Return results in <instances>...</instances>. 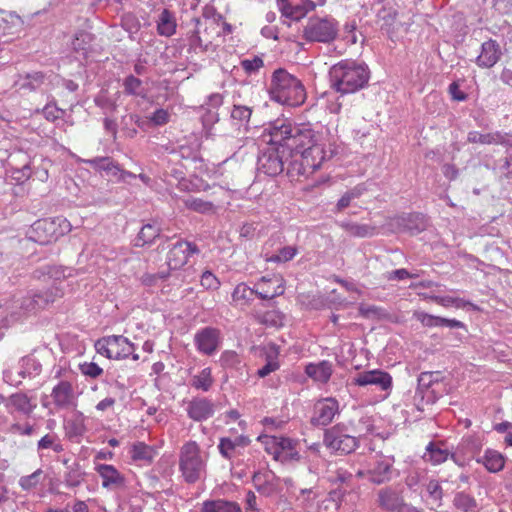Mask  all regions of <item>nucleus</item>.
Instances as JSON below:
<instances>
[{
  "mask_svg": "<svg viewBox=\"0 0 512 512\" xmlns=\"http://www.w3.org/2000/svg\"><path fill=\"white\" fill-rule=\"evenodd\" d=\"M271 146H280L283 153L289 157L301 154L309 148L318 138L316 132L308 125H296L287 119H277L266 128Z\"/></svg>",
  "mask_w": 512,
  "mask_h": 512,
  "instance_id": "1",
  "label": "nucleus"
},
{
  "mask_svg": "<svg viewBox=\"0 0 512 512\" xmlns=\"http://www.w3.org/2000/svg\"><path fill=\"white\" fill-rule=\"evenodd\" d=\"M370 70L365 63L342 60L329 70L330 86L342 95L355 93L367 86Z\"/></svg>",
  "mask_w": 512,
  "mask_h": 512,
  "instance_id": "2",
  "label": "nucleus"
},
{
  "mask_svg": "<svg viewBox=\"0 0 512 512\" xmlns=\"http://www.w3.org/2000/svg\"><path fill=\"white\" fill-rule=\"evenodd\" d=\"M268 93L271 100L291 107L302 105L306 99L302 82L284 68L273 71Z\"/></svg>",
  "mask_w": 512,
  "mask_h": 512,
  "instance_id": "3",
  "label": "nucleus"
},
{
  "mask_svg": "<svg viewBox=\"0 0 512 512\" xmlns=\"http://www.w3.org/2000/svg\"><path fill=\"white\" fill-rule=\"evenodd\" d=\"M417 382L414 404L419 411H423L425 405L434 404L450 391L447 378L441 371L422 372L418 376Z\"/></svg>",
  "mask_w": 512,
  "mask_h": 512,
  "instance_id": "4",
  "label": "nucleus"
},
{
  "mask_svg": "<svg viewBox=\"0 0 512 512\" xmlns=\"http://www.w3.org/2000/svg\"><path fill=\"white\" fill-rule=\"evenodd\" d=\"M282 281V278L274 275L272 277H261L254 288H250L245 283H240L234 288L232 299L234 302H243L244 304L252 301L254 295L263 300L274 299L281 296L285 291Z\"/></svg>",
  "mask_w": 512,
  "mask_h": 512,
  "instance_id": "5",
  "label": "nucleus"
},
{
  "mask_svg": "<svg viewBox=\"0 0 512 512\" xmlns=\"http://www.w3.org/2000/svg\"><path fill=\"white\" fill-rule=\"evenodd\" d=\"M70 231V223L63 218H46L34 222L28 231V238L41 245L57 241Z\"/></svg>",
  "mask_w": 512,
  "mask_h": 512,
  "instance_id": "6",
  "label": "nucleus"
},
{
  "mask_svg": "<svg viewBox=\"0 0 512 512\" xmlns=\"http://www.w3.org/2000/svg\"><path fill=\"white\" fill-rule=\"evenodd\" d=\"M359 438L348 432L345 424H336L324 432L323 444L333 453L346 455L359 447Z\"/></svg>",
  "mask_w": 512,
  "mask_h": 512,
  "instance_id": "7",
  "label": "nucleus"
},
{
  "mask_svg": "<svg viewBox=\"0 0 512 512\" xmlns=\"http://www.w3.org/2000/svg\"><path fill=\"white\" fill-rule=\"evenodd\" d=\"M333 151H326L318 139L300 154V160L295 159L290 163L292 169L299 175L308 176L318 170L322 163L332 158Z\"/></svg>",
  "mask_w": 512,
  "mask_h": 512,
  "instance_id": "8",
  "label": "nucleus"
},
{
  "mask_svg": "<svg viewBox=\"0 0 512 512\" xmlns=\"http://www.w3.org/2000/svg\"><path fill=\"white\" fill-rule=\"evenodd\" d=\"M338 35V22L330 17L309 18L303 28V38L308 42L331 43Z\"/></svg>",
  "mask_w": 512,
  "mask_h": 512,
  "instance_id": "9",
  "label": "nucleus"
},
{
  "mask_svg": "<svg viewBox=\"0 0 512 512\" xmlns=\"http://www.w3.org/2000/svg\"><path fill=\"white\" fill-rule=\"evenodd\" d=\"M180 470L186 482L195 483L204 470L200 448L195 441L185 443L180 451Z\"/></svg>",
  "mask_w": 512,
  "mask_h": 512,
  "instance_id": "10",
  "label": "nucleus"
},
{
  "mask_svg": "<svg viewBox=\"0 0 512 512\" xmlns=\"http://www.w3.org/2000/svg\"><path fill=\"white\" fill-rule=\"evenodd\" d=\"M377 506L386 512H417L416 508L405 503L401 492L391 486L377 491Z\"/></svg>",
  "mask_w": 512,
  "mask_h": 512,
  "instance_id": "11",
  "label": "nucleus"
},
{
  "mask_svg": "<svg viewBox=\"0 0 512 512\" xmlns=\"http://www.w3.org/2000/svg\"><path fill=\"white\" fill-rule=\"evenodd\" d=\"M199 253L200 249L194 242L178 239L171 245L166 263L170 270H178L188 263L190 256Z\"/></svg>",
  "mask_w": 512,
  "mask_h": 512,
  "instance_id": "12",
  "label": "nucleus"
},
{
  "mask_svg": "<svg viewBox=\"0 0 512 512\" xmlns=\"http://www.w3.org/2000/svg\"><path fill=\"white\" fill-rule=\"evenodd\" d=\"M289 156L283 153L280 146H273L258 157V170L268 176L274 177L284 170V162Z\"/></svg>",
  "mask_w": 512,
  "mask_h": 512,
  "instance_id": "13",
  "label": "nucleus"
},
{
  "mask_svg": "<svg viewBox=\"0 0 512 512\" xmlns=\"http://www.w3.org/2000/svg\"><path fill=\"white\" fill-rule=\"evenodd\" d=\"M395 459L393 456L377 454L375 460L370 464L367 470V479L370 483L381 485L388 483L393 478V465Z\"/></svg>",
  "mask_w": 512,
  "mask_h": 512,
  "instance_id": "14",
  "label": "nucleus"
},
{
  "mask_svg": "<svg viewBox=\"0 0 512 512\" xmlns=\"http://www.w3.org/2000/svg\"><path fill=\"white\" fill-rule=\"evenodd\" d=\"M221 343V332L214 327H204L194 335V344L197 350L204 355L214 354Z\"/></svg>",
  "mask_w": 512,
  "mask_h": 512,
  "instance_id": "15",
  "label": "nucleus"
},
{
  "mask_svg": "<svg viewBox=\"0 0 512 512\" xmlns=\"http://www.w3.org/2000/svg\"><path fill=\"white\" fill-rule=\"evenodd\" d=\"M186 412L193 421L203 422L214 415L215 404L206 397H194L187 403Z\"/></svg>",
  "mask_w": 512,
  "mask_h": 512,
  "instance_id": "16",
  "label": "nucleus"
},
{
  "mask_svg": "<svg viewBox=\"0 0 512 512\" xmlns=\"http://www.w3.org/2000/svg\"><path fill=\"white\" fill-rule=\"evenodd\" d=\"M339 412L338 401L334 398H325L315 404L312 423L327 426Z\"/></svg>",
  "mask_w": 512,
  "mask_h": 512,
  "instance_id": "17",
  "label": "nucleus"
},
{
  "mask_svg": "<svg viewBox=\"0 0 512 512\" xmlns=\"http://www.w3.org/2000/svg\"><path fill=\"white\" fill-rule=\"evenodd\" d=\"M354 384L358 386L375 385L381 390H388L392 387V377L388 372L375 369L359 373L354 378Z\"/></svg>",
  "mask_w": 512,
  "mask_h": 512,
  "instance_id": "18",
  "label": "nucleus"
},
{
  "mask_svg": "<svg viewBox=\"0 0 512 512\" xmlns=\"http://www.w3.org/2000/svg\"><path fill=\"white\" fill-rule=\"evenodd\" d=\"M395 223L401 231L416 235L426 230L428 219L424 214L414 212L398 216Z\"/></svg>",
  "mask_w": 512,
  "mask_h": 512,
  "instance_id": "19",
  "label": "nucleus"
},
{
  "mask_svg": "<svg viewBox=\"0 0 512 512\" xmlns=\"http://www.w3.org/2000/svg\"><path fill=\"white\" fill-rule=\"evenodd\" d=\"M85 163L97 171H104L108 177H115L118 180H124L126 176L135 177L131 172L122 170L118 163L110 157H96L85 160Z\"/></svg>",
  "mask_w": 512,
  "mask_h": 512,
  "instance_id": "20",
  "label": "nucleus"
},
{
  "mask_svg": "<svg viewBox=\"0 0 512 512\" xmlns=\"http://www.w3.org/2000/svg\"><path fill=\"white\" fill-rule=\"evenodd\" d=\"M96 471L102 478V486L109 490H122L126 488L125 477L113 466L109 464H99Z\"/></svg>",
  "mask_w": 512,
  "mask_h": 512,
  "instance_id": "21",
  "label": "nucleus"
},
{
  "mask_svg": "<svg viewBox=\"0 0 512 512\" xmlns=\"http://www.w3.org/2000/svg\"><path fill=\"white\" fill-rule=\"evenodd\" d=\"M449 457H451L456 464L460 466L463 465V463L458 462L455 454L449 451L443 441H431L426 446V451L423 455L424 461L429 462L432 465H440L444 463Z\"/></svg>",
  "mask_w": 512,
  "mask_h": 512,
  "instance_id": "22",
  "label": "nucleus"
},
{
  "mask_svg": "<svg viewBox=\"0 0 512 512\" xmlns=\"http://www.w3.org/2000/svg\"><path fill=\"white\" fill-rule=\"evenodd\" d=\"M47 79L48 75L43 71L20 73L17 75L14 86L21 91L35 92L44 85Z\"/></svg>",
  "mask_w": 512,
  "mask_h": 512,
  "instance_id": "23",
  "label": "nucleus"
},
{
  "mask_svg": "<svg viewBox=\"0 0 512 512\" xmlns=\"http://www.w3.org/2000/svg\"><path fill=\"white\" fill-rule=\"evenodd\" d=\"M502 52L496 40L489 39L481 45V53L476 58V64L481 68L493 67L501 58Z\"/></svg>",
  "mask_w": 512,
  "mask_h": 512,
  "instance_id": "24",
  "label": "nucleus"
},
{
  "mask_svg": "<svg viewBox=\"0 0 512 512\" xmlns=\"http://www.w3.org/2000/svg\"><path fill=\"white\" fill-rule=\"evenodd\" d=\"M51 397L55 407L58 409H67L75 405L74 390L69 381L62 380L54 386L51 392Z\"/></svg>",
  "mask_w": 512,
  "mask_h": 512,
  "instance_id": "25",
  "label": "nucleus"
},
{
  "mask_svg": "<svg viewBox=\"0 0 512 512\" xmlns=\"http://www.w3.org/2000/svg\"><path fill=\"white\" fill-rule=\"evenodd\" d=\"M6 407H12L15 411L29 417L36 408V404H32L31 399L25 393L19 392L7 398ZM8 412L13 413L10 409H8Z\"/></svg>",
  "mask_w": 512,
  "mask_h": 512,
  "instance_id": "26",
  "label": "nucleus"
},
{
  "mask_svg": "<svg viewBox=\"0 0 512 512\" xmlns=\"http://www.w3.org/2000/svg\"><path fill=\"white\" fill-rule=\"evenodd\" d=\"M65 430L69 440L79 443L81 437H83L87 431L84 414L80 411H76L67 422Z\"/></svg>",
  "mask_w": 512,
  "mask_h": 512,
  "instance_id": "27",
  "label": "nucleus"
},
{
  "mask_svg": "<svg viewBox=\"0 0 512 512\" xmlns=\"http://www.w3.org/2000/svg\"><path fill=\"white\" fill-rule=\"evenodd\" d=\"M505 456L493 449H486L484 455L476 459L477 463H481L490 473H498L505 466Z\"/></svg>",
  "mask_w": 512,
  "mask_h": 512,
  "instance_id": "28",
  "label": "nucleus"
},
{
  "mask_svg": "<svg viewBox=\"0 0 512 512\" xmlns=\"http://www.w3.org/2000/svg\"><path fill=\"white\" fill-rule=\"evenodd\" d=\"M159 237H161V228L155 223H147L140 229L134 240V246L144 247L145 245H150Z\"/></svg>",
  "mask_w": 512,
  "mask_h": 512,
  "instance_id": "29",
  "label": "nucleus"
},
{
  "mask_svg": "<svg viewBox=\"0 0 512 512\" xmlns=\"http://www.w3.org/2000/svg\"><path fill=\"white\" fill-rule=\"evenodd\" d=\"M63 290L58 286H53L45 291L34 292L33 298L35 299V304L37 309H44L50 304L54 303L57 298H61L63 296Z\"/></svg>",
  "mask_w": 512,
  "mask_h": 512,
  "instance_id": "30",
  "label": "nucleus"
},
{
  "mask_svg": "<svg viewBox=\"0 0 512 512\" xmlns=\"http://www.w3.org/2000/svg\"><path fill=\"white\" fill-rule=\"evenodd\" d=\"M305 372L315 381L326 383L332 375V365L328 361H322L319 364H309L306 366Z\"/></svg>",
  "mask_w": 512,
  "mask_h": 512,
  "instance_id": "31",
  "label": "nucleus"
},
{
  "mask_svg": "<svg viewBox=\"0 0 512 512\" xmlns=\"http://www.w3.org/2000/svg\"><path fill=\"white\" fill-rule=\"evenodd\" d=\"M252 111V108L249 106L234 104L230 113L233 124L238 126V128L243 127L247 131Z\"/></svg>",
  "mask_w": 512,
  "mask_h": 512,
  "instance_id": "32",
  "label": "nucleus"
},
{
  "mask_svg": "<svg viewBox=\"0 0 512 512\" xmlns=\"http://www.w3.org/2000/svg\"><path fill=\"white\" fill-rule=\"evenodd\" d=\"M202 512H241L238 503L224 499L203 502Z\"/></svg>",
  "mask_w": 512,
  "mask_h": 512,
  "instance_id": "33",
  "label": "nucleus"
},
{
  "mask_svg": "<svg viewBox=\"0 0 512 512\" xmlns=\"http://www.w3.org/2000/svg\"><path fill=\"white\" fill-rule=\"evenodd\" d=\"M157 31L160 35L170 37L176 32V21L173 13L163 9L157 22Z\"/></svg>",
  "mask_w": 512,
  "mask_h": 512,
  "instance_id": "34",
  "label": "nucleus"
},
{
  "mask_svg": "<svg viewBox=\"0 0 512 512\" xmlns=\"http://www.w3.org/2000/svg\"><path fill=\"white\" fill-rule=\"evenodd\" d=\"M117 341H122L120 338H117V335L103 337L95 342V349L99 354L105 355L109 359H114V355L118 354L116 351Z\"/></svg>",
  "mask_w": 512,
  "mask_h": 512,
  "instance_id": "35",
  "label": "nucleus"
},
{
  "mask_svg": "<svg viewBox=\"0 0 512 512\" xmlns=\"http://www.w3.org/2000/svg\"><path fill=\"white\" fill-rule=\"evenodd\" d=\"M86 472L81 469L79 463H73L67 466L64 473V483L67 487L75 488L82 484L85 480Z\"/></svg>",
  "mask_w": 512,
  "mask_h": 512,
  "instance_id": "36",
  "label": "nucleus"
},
{
  "mask_svg": "<svg viewBox=\"0 0 512 512\" xmlns=\"http://www.w3.org/2000/svg\"><path fill=\"white\" fill-rule=\"evenodd\" d=\"M349 235L354 237H372L376 234V227L367 224H359L355 222H342L340 224Z\"/></svg>",
  "mask_w": 512,
  "mask_h": 512,
  "instance_id": "37",
  "label": "nucleus"
},
{
  "mask_svg": "<svg viewBox=\"0 0 512 512\" xmlns=\"http://www.w3.org/2000/svg\"><path fill=\"white\" fill-rule=\"evenodd\" d=\"M123 92L128 96L145 97L146 90L143 86L142 80L130 74L123 80Z\"/></svg>",
  "mask_w": 512,
  "mask_h": 512,
  "instance_id": "38",
  "label": "nucleus"
},
{
  "mask_svg": "<svg viewBox=\"0 0 512 512\" xmlns=\"http://www.w3.org/2000/svg\"><path fill=\"white\" fill-rule=\"evenodd\" d=\"M467 140L470 143L498 144L503 142V136L499 132L482 134L477 131H471L468 133Z\"/></svg>",
  "mask_w": 512,
  "mask_h": 512,
  "instance_id": "39",
  "label": "nucleus"
},
{
  "mask_svg": "<svg viewBox=\"0 0 512 512\" xmlns=\"http://www.w3.org/2000/svg\"><path fill=\"white\" fill-rule=\"evenodd\" d=\"M453 505L463 512H471L477 507V502L470 494L460 491L454 495Z\"/></svg>",
  "mask_w": 512,
  "mask_h": 512,
  "instance_id": "40",
  "label": "nucleus"
},
{
  "mask_svg": "<svg viewBox=\"0 0 512 512\" xmlns=\"http://www.w3.org/2000/svg\"><path fill=\"white\" fill-rule=\"evenodd\" d=\"M46 449H51L56 453H61L64 451V447L57 434L48 433L38 441L37 450L42 451Z\"/></svg>",
  "mask_w": 512,
  "mask_h": 512,
  "instance_id": "41",
  "label": "nucleus"
},
{
  "mask_svg": "<svg viewBox=\"0 0 512 512\" xmlns=\"http://www.w3.org/2000/svg\"><path fill=\"white\" fill-rule=\"evenodd\" d=\"M36 113H41L49 122H55L56 120L63 118L66 112L57 106V103L53 98L42 109H37Z\"/></svg>",
  "mask_w": 512,
  "mask_h": 512,
  "instance_id": "42",
  "label": "nucleus"
},
{
  "mask_svg": "<svg viewBox=\"0 0 512 512\" xmlns=\"http://www.w3.org/2000/svg\"><path fill=\"white\" fill-rule=\"evenodd\" d=\"M131 453L133 460H142L147 463H151L155 455L153 448L143 442L134 444Z\"/></svg>",
  "mask_w": 512,
  "mask_h": 512,
  "instance_id": "43",
  "label": "nucleus"
},
{
  "mask_svg": "<svg viewBox=\"0 0 512 512\" xmlns=\"http://www.w3.org/2000/svg\"><path fill=\"white\" fill-rule=\"evenodd\" d=\"M257 320L268 327L278 328L283 326L284 315L279 311L271 310L257 315Z\"/></svg>",
  "mask_w": 512,
  "mask_h": 512,
  "instance_id": "44",
  "label": "nucleus"
},
{
  "mask_svg": "<svg viewBox=\"0 0 512 512\" xmlns=\"http://www.w3.org/2000/svg\"><path fill=\"white\" fill-rule=\"evenodd\" d=\"M213 384L210 368L203 369L198 375L193 376L191 385L195 389L208 391Z\"/></svg>",
  "mask_w": 512,
  "mask_h": 512,
  "instance_id": "45",
  "label": "nucleus"
},
{
  "mask_svg": "<svg viewBox=\"0 0 512 512\" xmlns=\"http://www.w3.org/2000/svg\"><path fill=\"white\" fill-rule=\"evenodd\" d=\"M219 362L221 366L226 369H240L242 365L240 355L232 350L222 352Z\"/></svg>",
  "mask_w": 512,
  "mask_h": 512,
  "instance_id": "46",
  "label": "nucleus"
},
{
  "mask_svg": "<svg viewBox=\"0 0 512 512\" xmlns=\"http://www.w3.org/2000/svg\"><path fill=\"white\" fill-rule=\"evenodd\" d=\"M43 480V470L37 469L32 474L27 476H22L19 479V486L25 490L30 491L38 486Z\"/></svg>",
  "mask_w": 512,
  "mask_h": 512,
  "instance_id": "47",
  "label": "nucleus"
},
{
  "mask_svg": "<svg viewBox=\"0 0 512 512\" xmlns=\"http://www.w3.org/2000/svg\"><path fill=\"white\" fill-rule=\"evenodd\" d=\"M92 41L93 35L91 33L79 31L73 39L72 46L75 51L86 53Z\"/></svg>",
  "mask_w": 512,
  "mask_h": 512,
  "instance_id": "48",
  "label": "nucleus"
},
{
  "mask_svg": "<svg viewBox=\"0 0 512 512\" xmlns=\"http://www.w3.org/2000/svg\"><path fill=\"white\" fill-rule=\"evenodd\" d=\"M43 274H46L49 276V278L57 281L71 277L73 275V269L58 265H48L44 267Z\"/></svg>",
  "mask_w": 512,
  "mask_h": 512,
  "instance_id": "49",
  "label": "nucleus"
},
{
  "mask_svg": "<svg viewBox=\"0 0 512 512\" xmlns=\"http://www.w3.org/2000/svg\"><path fill=\"white\" fill-rule=\"evenodd\" d=\"M120 24L121 27L129 33L130 38H132V35L136 34L141 27L138 18L131 12L125 13L121 16Z\"/></svg>",
  "mask_w": 512,
  "mask_h": 512,
  "instance_id": "50",
  "label": "nucleus"
},
{
  "mask_svg": "<svg viewBox=\"0 0 512 512\" xmlns=\"http://www.w3.org/2000/svg\"><path fill=\"white\" fill-rule=\"evenodd\" d=\"M298 253L296 246H285L278 250L277 254L272 255L268 258V261L274 263H285L292 260Z\"/></svg>",
  "mask_w": 512,
  "mask_h": 512,
  "instance_id": "51",
  "label": "nucleus"
},
{
  "mask_svg": "<svg viewBox=\"0 0 512 512\" xmlns=\"http://www.w3.org/2000/svg\"><path fill=\"white\" fill-rule=\"evenodd\" d=\"M117 338H120L122 341H117L116 351L118 354L114 355V359H126L135 350V345L122 335H117Z\"/></svg>",
  "mask_w": 512,
  "mask_h": 512,
  "instance_id": "52",
  "label": "nucleus"
},
{
  "mask_svg": "<svg viewBox=\"0 0 512 512\" xmlns=\"http://www.w3.org/2000/svg\"><path fill=\"white\" fill-rule=\"evenodd\" d=\"M314 8L315 4L313 1L303 0L301 4L293 5V11L292 14H290V19L293 21H299L305 17L309 11L314 10Z\"/></svg>",
  "mask_w": 512,
  "mask_h": 512,
  "instance_id": "53",
  "label": "nucleus"
},
{
  "mask_svg": "<svg viewBox=\"0 0 512 512\" xmlns=\"http://www.w3.org/2000/svg\"><path fill=\"white\" fill-rule=\"evenodd\" d=\"M272 452L291 451L296 448L297 442L287 437H271Z\"/></svg>",
  "mask_w": 512,
  "mask_h": 512,
  "instance_id": "54",
  "label": "nucleus"
},
{
  "mask_svg": "<svg viewBox=\"0 0 512 512\" xmlns=\"http://www.w3.org/2000/svg\"><path fill=\"white\" fill-rule=\"evenodd\" d=\"M426 491L431 499L438 502L440 506L444 496L443 488L440 482L436 479H430L425 485Z\"/></svg>",
  "mask_w": 512,
  "mask_h": 512,
  "instance_id": "55",
  "label": "nucleus"
},
{
  "mask_svg": "<svg viewBox=\"0 0 512 512\" xmlns=\"http://www.w3.org/2000/svg\"><path fill=\"white\" fill-rule=\"evenodd\" d=\"M240 65L246 74L251 75L257 73L264 66V61L262 57L254 56L252 59L241 60Z\"/></svg>",
  "mask_w": 512,
  "mask_h": 512,
  "instance_id": "56",
  "label": "nucleus"
},
{
  "mask_svg": "<svg viewBox=\"0 0 512 512\" xmlns=\"http://www.w3.org/2000/svg\"><path fill=\"white\" fill-rule=\"evenodd\" d=\"M347 493V488L343 486H336L328 493V496L325 501L332 503L335 510H338Z\"/></svg>",
  "mask_w": 512,
  "mask_h": 512,
  "instance_id": "57",
  "label": "nucleus"
},
{
  "mask_svg": "<svg viewBox=\"0 0 512 512\" xmlns=\"http://www.w3.org/2000/svg\"><path fill=\"white\" fill-rule=\"evenodd\" d=\"M218 450L221 456L227 460H231L233 454L236 450L234 443L232 442V438L230 437H222L219 440Z\"/></svg>",
  "mask_w": 512,
  "mask_h": 512,
  "instance_id": "58",
  "label": "nucleus"
},
{
  "mask_svg": "<svg viewBox=\"0 0 512 512\" xmlns=\"http://www.w3.org/2000/svg\"><path fill=\"white\" fill-rule=\"evenodd\" d=\"M186 206L199 213H206L213 209V204L200 198H190L186 201Z\"/></svg>",
  "mask_w": 512,
  "mask_h": 512,
  "instance_id": "59",
  "label": "nucleus"
},
{
  "mask_svg": "<svg viewBox=\"0 0 512 512\" xmlns=\"http://www.w3.org/2000/svg\"><path fill=\"white\" fill-rule=\"evenodd\" d=\"M24 316L25 314H23V311L19 309V306H16L15 309H13L9 314L1 319L0 327L7 329L20 321Z\"/></svg>",
  "mask_w": 512,
  "mask_h": 512,
  "instance_id": "60",
  "label": "nucleus"
},
{
  "mask_svg": "<svg viewBox=\"0 0 512 512\" xmlns=\"http://www.w3.org/2000/svg\"><path fill=\"white\" fill-rule=\"evenodd\" d=\"M170 113L168 110L159 108L155 110L149 117L153 127L166 125L170 121Z\"/></svg>",
  "mask_w": 512,
  "mask_h": 512,
  "instance_id": "61",
  "label": "nucleus"
},
{
  "mask_svg": "<svg viewBox=\"0 0 512 512\" xmlns=\"http://www.w3.org/2000/svg\"><path fill=\"white\" fill-rule=\"evenodd\" d=\"M125 122H130L136 125L138 128H140L143 131H148L150 128L153 127L150 118H142L138 114H128L126 115Z\"/></svg>",
  "mask_w": 512,
  "mask_h": 512,
  "instance_id": "62",
  "label": "nucleus"
},
{
  "mask_svg": "<svg viewBox=\"0 0 512 512\" xmlns=\"http://www.w3.org/2000/svg\"><path fill=\"white\" fill-rule=\"evenodd\" d=\"M80 371L85 376H88L93 379L99 377L103 373V369L101 367H99L94 362H89V363L85 362V363L81 364Z\"/></svg>",
  "mask_w": 512,
  "mask_h": 512,
  "instance_id": "63",
  "label": "nucleus"
},
{
  "mask_svg": "<svg viewBox=\"0 0 512 512\" xmlns=\"http://www.w3.org/2000/svg\"><path fill=\"white\" fill-rule=\"evenodd\" d=\"M200 282L205 289L215 290L218 289L220 285L219 280L211 271L203 272Z\"/></svg>",
  "mask_w": 512,
  "mask_h": 512,
  "instance_id": "64",
  "label": "nucleus"
}]
</instances>
